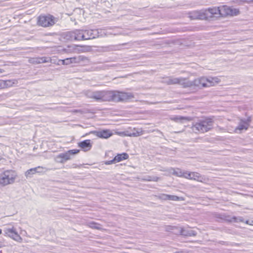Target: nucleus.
Returning <instances> with one entry per match:
<instances>
[{
	"instance_id": "24",
	"label": "nucleus",
	"mask_w": 253,
	"mask_h": 253,
	"mask_svg": "<svg viewBox=\"0 0 253 253\" xmlns=\"http://www.w3.org/2000/svg\"><path fill=\"white\" fill-rule=\"evenodd\" d=\"M225 220L228 221H229V222H232V221H234V222H244V218L243 217H241V216H239V217H236V216H233L232 217H226L225 218Z\"/></svg>"
},
{
	"instance_id": "7",
	"label": "nucleus",
	"mask_w": 253,
	"mask_h": 253,
	"mask_svg": "<svg viewBox=\"0 0 253 253\" xmlns=\"http://www.w3.org/2000/svg\"><path fill=\"white\" fill-rule=\"evenodd\" d=\"M79 152L80 150L78 149L70 150L65 153L58 154L55 157V160L57 163L63 164L71 159V155L77 154Z\"/></svg>"
},
{
	"instance_id": "1",
	"label": "nucleus",
	"mask_w": 253,
	"mask_h": 253,
	"mask_svg": "<svg viewBox=\"0 0 253 253\" xmlns=\"http://www.w3.org/2000/svg\"><path fill=\"white\" fill-rule=\"evenodd\" d=\"M17 175L14 171L5 170L0 174V187H4L13 183Z\"/></svg>"
},
{
	"instance_id": "27",
	"label": "nucleus",
	"mask_w": 253,
	"mask_h": 253,
	"mask_svg": "<svg viewBox=\"0 0 253 253\" xmlns=\"http://www.w3.org/2000/svg\"><path fill=\"white\" fill-rule=\"evenodd\" d=\"M117 162H120L123 160H126L128 158V155L126 153L118 154L115 156Z\"/></svg>"
},
{
	"instance_id": "6",
	"label": "nucleus",
	"mask_w": 253,
	"mask_h": 253,
	"mask_svg": "<svg viewBox=\"0 0 253 253\" xmlns=\"http://www.w3.org/2000/svg\"><path fill=\"white\" fill-rule=\"evenodd\" d=\"M84 40L95 39L105 35L103 29H84Z\"/></svg>"
},
{
	"instance_id": "19",
	"label": "nucleus",
	"mask_w": 253,
	"mask_h": 253,
	"mask_svg": "<svg viewBox=\"0 0 253 253\" xmlns=\"http://www.w3.org/2000/svg\"><path fill=\"white\" fill-rule=\"evenodd\" d=\"M205 122H202L196 123L192 127L193 130L196 133L197 132L196 131L204 133L206 131V125H205Z\"/></svg>"
},
{
	"instance_id": "29",
	"label": "nucleus",
	"mask_w": 253,
	"mask_h": 253,
	"mask_svg": "<svg viewBox=\"0 0 253 253\" xmlns=\"http://www.w3.org/2000/svg\"><path fill=\"white\" fill-rule=\"evenodd\" d=\"M218 243L221 245H225V246H232V247H233V246L239 247L240 245V244L239 243L229 242H225V241H219Z\"/></svg>"
},
{
	"instance_id": "40",
	"label": "nucleus",
	"mask_w": 253,
	"mask_h": 253,
	"mask_svg": "<svg viewBox=\"0 0 253 253\" xmlns=\"http://www.w3.org/2000/svg\"><path fill=\"white\" fill-rule=\"evenodd\" d=\"M223 216V215H222L221 214H217V216H216V217L220 218V219H223V217H222Z\"/></svg>"
},
{
	"instance_id": "44",
	"label": "nucleus",
	"mask_w": 253,
	"mask_h": 253,
	"mask_svg": "<svg viewBox=\"0 0 253 253\" xmlns=\"http://www.w3.org/2000/svg\"><path fill=\"white\" fill-rule=\"evenodd\" d=\"M147 29H148V28H144L142 29H138V30H147Z\"/></svg>"
},
{
	"instance_id": "15",
	"label": "nucleus",
	"mask_w": 253,
	"mask_h": 253,
	"mask_svg": "<svg viewBox=\"0 0 253 253\" xmlns=\"http://www.w3.org/2000/svg\"><path fill=\"white\" fill-rule=\"evenodd\" d=\"M78 146L84 151H87L91 148L92 144L89 139L85 140L78 143Z\"/></svg>"
},
{
	"instance_id": "11",
	"label": "nucleus",
	"mask_w": 253,
	"mask_h": 253,
	"mask_svg": "<svg viewBox=\"0 0 253 253\" xmlns=\"http://www.w3.org/2000/svg\"><path fill=\"white\" fill-rule=\"evenodd\" d=\"M219 15V7L208 8V9H207V21L216 19Z\"/></svg>"
},
{
	"instance_id": "22",
	"label": "nucleus",
	"mask_w": 253,
	"mask_h": 253,
	"mask_svg": "<svg viewBox=\"0 0 253 253\" xmlns=\"http://www.w3.org/2000/svg\"><path fill=\"white\" fill-rule=\"evenodd\" d=\"M63 37L65 40L67 41H75L74 30L72 31L65 32L63 34Z\"/></svg>"
},
{
	"instance_id": "38",
	"label": "nucleus",
	"mask_w": 253,
	"mask_h": 253,
	"mask_svg": "<svg viewBox=\"0 0 253 253\" xmlns=\"http://www.w3.org/2000/svg\"><path fill=\"white\" fill-rule=\"evenodd\" d=\"M4 84H3V80H0V89L4 88Z\"/></svg>"
},
{
	"instance_id": "37",
	"label": "nucleus",
	"mask_w": 253,
	"mask_h": 253,
	"mask_svg": "<svg viewBox=\"0 0 253 253\" xmlns=\"http://www.w3.org/2000/svg\"><path fill=\"white\" fill-rule=\"evenodd\" d=\"M149 179H148L149 181H158L159 179V177L157 176H148Z\"/></svg>"
},
{
	"instance_id": "25",
	"label": "nucleus",
	"mask_w": 253,
	"mask_h": 253,
	"mask_svg": "<svg viewBox=\"0 0 253 253\" xmlns=\"http://www.w3.org/2000/svg\"><path fill=\"white\" fill-rule=\"evenodd\" d=\"M143 134L142 128H134L132 132L129 134L130 136L137 137L140 136Z\"/></svg>"
},
{
	"instance_id": "39",
	"label": "nucleus",
	"mask_w": 253,
	"mask_h": 253,
	"mask_svg": "<svg viewBox=\"0 0 253 253\" xmlns=\"http://www.w3.org/2000/svg\"><path fill=\"white\" fill-rule=\"evenodd\" d=\"M245 223L249 225H253V220H247L245 221Z\"/></svg>"
},
{
	"instance_id": "10",
	"label": "nucleus",
	"mask_w": 253,
	"mask_h": 253,
	"mask_svg": "<svg viewBox=\"0 0 253 253\" xmlns=\"http://www.w3.org/2000/svg\"><path fill=\"white\" fill-rule=\"evenodd\" d=\"M252 122L251 116L248 117L247 119H241L238 126L235 129V132L240 133L242 130H247Z\"/></svg>"
},
{
	"instance_id": "30",
	"label": "nucleus",
	"mask_w": 253,
	"mask_h": 253,
	"mask_svg": "<svg viewBox=\"0 0 253 253\" xmlns=\"http://www.w3.org/2000/svg\"><path fill=\"white\" fill-rule=\"evenodd\" d=\"M213 123L212 118L207 117V131L211 129Z\"/></svg>"
},
{
	"instance_id": "43",
	"label": "nucleus",
	"mask_w": 253,
	"mask_h": 253,
	"mask_svg": "<svg viewBox=\"0 0 253 253\" xmlns=\"http://www.w3.org/2000/svg\"><path fill=\"white\" fill-rule=\"evenodd\" d=\"M174 227H171V226H169L168 228H167V230H168L169 229H173V228H174Z\"/></svg>"
},
{
	"instance_id": "17",
	"label": "nucleus",
	"mask_w": 253,
	"mask_h": 253,
	"mask_svg": "<svg viewBox=\"0 0 253 253\" xmlns=\"http://www.w3.org/2000/svg\"><path fill=\"white\" fill-rule=\"evenodd\" d=\"M43 169V168L40 166L30 169L25 172V176L27 178L31 177L32 175L34 174L42 172Z\"/></svg>"
},
{
	"instance_id": "28",
	"label": "nucleus",
	"mask_w": 253,
	"mask_h": 253,
	"mask_svg": "<svg viewBox=\"0 0 253 253\" xmlns=\"http://www.w3.org/2000/svg\"><path fill=\"white\" fill-rule=\"evenodd\" d=\"M240 13V11L239 9L235 8L233 7L230 6L229 16H237Z\"/></svg>"
},
{
	"instance_id": "5",
	"label": "nucleus",
	"mask_w": 253,
	"mask_h": 253,
	"mask_svg": "<svg viewBox=\"0 0 253 253\" xmlns=\"http://www.w3.org/2000/svg\"><path fill=\"white\" fill-rule=\"evenodd\" d=\"M166 83L169 85L178 84L183 88L192 87L191 81L185 78L170 77L166 80Z\"/></svg>"
},
{
	"instance_id": "13",
	"label": "nucleus",
	"mask_w": 253,
	"mask_h": 253,
	"mask_svg": "<svg viewBox=\"0 0 253 253\" xmlns=\"http://www.w3.org/2000/svg\"><path fill=\"white\" fill-rule=\"evenodd\" d=\"M189 15L191 19H206V10L193 11L189 12Z\"/></svg>"
},
{
	"instance_id": "14",
	"label": "nucleus",
	"mask_w": 253,
	"mask_h": 253,
	"mask_svg": "<svg viewBox=\"0 0 253 253\" xmlns=\"http://www.w3.org/2000/svg\"><path fill=\"white\" fill-rule=\"evenodd\" d=\"M92 133L95 134L99 138L107 139L113 135L111 130L109 129H103L98 131H93Z\"/></svg>"
},
{
	"instance_id": "26",
	"label": "nucleus",
	"mask_w": 253,
	"mask_h": 253,
	"mask_svg": "<svg viewBox=\"0 0 253 253\" xmlns=\"http://www.w3.org/2000/svg\"><path fill=\"white\" fill-rule=\"evenodd\" d=\"M32 62L35 64H40L47 62L48 61L45 57H38L33 58Z\"/></svg>"
},
{
	"instance_id": "18",
	"label": "nucleus",
	"mask_w": 253,
	"mask_h": 253,
	"mask_svg": "<svg viewBox=\"0 0 253 253\" xmlns=\"http://www.w3.org/2000/svg\"><path fill=\"white\" fill-rule=\"evenodd\" d=\"M220 82V80L216 77L208 76L207 77V87L212 86Z\"/></svg>"
},
{
	"instance_id": "9",
	"label": "nucleus",
	"mask_w": 253,
	"mask_h": 253,
	"mask_svg": "<svg viewBox=\"0 0 253 253\" xmlns=\"http://www.w3.org/2000/svg\"><path fill=\"white\" fill-rule=\"evenodd\" d=\"M172 171V174L177 176L183 177L186 178L194 180L196 179V177H198L197 173L189 172L188 171H183L179 169H173Z\"/></svg>"
},
{
	"instance_id": "51",
	"label": "nucleus",
	"mask_w": 253,
	"mask_h": 253,
	"mask_svg": "<svg viewBox=\"0 0 253 253\" xmlns=\"http://www.w3.org/2000/svg\"><path fill=\"white\" fill-rule=\"evenodd\" d=\"M0 253H2L1 251H0Z\"/></svg>"
},
{
	"instance_id": "20",
	"label": "nucleus",
	"mask_w": 253,
	"mask_h": 253,
	"mask_svg": "<svg viewBox=\"0 0 253 253\" xmlns=\"http://www.w3.org/2000/svg\"><path fill=\"white\" fill-rule=\"evenodd\" d=\"M74 31L75 40H84V29H76Z\"/></svg>"
},
{
	"instance_id": "42",
	"label": "nucleus",
	"mask_w": 253,
	"mask_h": 253,
	"mask_svg": "<svg viewBox=\"0 0 253 253\" xmlns=\"http://www.w3.org/2000/svg\"><path fill=\"white\" fill-rule=\"evenodd\" d=\"M179 120H180V121H181V120H187V119H186V118H185V117H179Z\"/></svg>"
},
{
	"instance_id": "36",
	"label": "nucleus",
	"mask_w": 253,
	"mask_h": 253,
	"mask_svg": "<svg viewBox=\"0 0 253 253\" xmlns=\"http://www.w3.org/2000/svg\"><path fill=\"white\" fill-rule=\"evenodd\" d=\"M117 162V160L116 159V157H115L112 160H110V161H106L105 162V164L106 165H111V164H114V163H116Z\"/></svg>"
},
{
	"instance_id": "48",
	"label": "nucleus",
	"mask_w": 253,
	"mask_h": 253,
	"mask_svg": "<svg viewBox=\"0 0 253 253\" xmlns=\"http://www.w3.org/2000/svg\"><path fill=\"white\" fill-rule=\"evenodd\" d=\"M175 253H184L182 252H176Z\"/></svg>"
},
{
	"instance_id": "8",
	"label": "nucleus",
	"mask_w": 253,
	"mask_h": 253,
	"mask_svg": "<svg viewBox=\"0 0 253 253\" xmlns=\"http://www.w3.org/2000/svg\"><path fill=\"white\" fill-rule=\"evenodd\" d=\"M3 232L4 236L9 237L17 242H21L22 241V238L18 234L16 228L13 226L4 227Z\"/></svg>"
},
{
	"instance_id": "47",
	"label": "nucleus",
	"mask_w": 253,
	"mask_h": 253,
	"mask_svg": "<svg viewBox=\"0 0 253 253\" xmlns=\"http://www.w3.org/2000/svg\"><path fill=\"white\" fill-rule=\"evenodd\" d=\"M3 71V70L0 69V74L2 73Z\"/></svg>"
},
{
	"instance_id": "32",
	"label": "nucleus",
	"mask_w": 253,
	"mask_h": 253,
	"mask_svg": "<svg viewBox=\"0 0 253 253\" xmlns=\"http://www.w3.org/2000/svg\"><path fill=\"white\" fill-rule=\"evenodd\" d=\"M181 197H178L175 195H168V200L177 201H179L181 199Z\"/></svg>"
},
{
	"instance_id": "46",
	"label": "nucleus",
	"mask_w": 253,
	"mask_h": 253,
	"mask_svg": "<svg viewBox=\"0 0 253 253\" xmlns=\"http://www.w3.org/2000/svg\"><path fill=\"white\" fill-rule=\"evenodd\" d=\"M3 246V244L0 241V248Z\"/></svg>"
},
{
	"instance_id": "50",
	"label": "nucleus",
	"mask_w": 253,
	"mask_h": 253,
	"mask_svg": "<svg viewBox=\"0 0 253 253\" xmlns=\"http://www.w3.org/2000/svg\"><path fill=\"white\" fill-rule=\"evenodd\" d=\"M1 231H2L1 229H0V234L1 233Z\"/></svg>"
},
{
	"instance_id": "45",
	"label": "nucleus",
	"mask_w": 253,
	"mask_h": 253,
	"mask_svg": "<svg viewBox=\"0 0 253 253\" xmlns=\"http://www.w3.org/2000/svg\"><path fill=\"white\" fill-rule=\"evenodd\" d=\"M248 2H253V0H247Z\"/></svg>"
},
{
	"instance_id": "35",
	"label": "nucleus",
	"mask_w": 253,
	"mask_h": 253,
	"mask_svg": "<svg viewBox=\"0 0 253 253\" xmlns=\"http://www.w3.org/2000/svg\"><path fill=\"white\" fill-rule=\"evenodd\" d=\"M96 69L98 70H107L108 69V65L104 64L99 66L96 67Z\"/></svg>"
},
{
	"instance_id": "21",
	"label": "nucleus",
	"mask_w": 253,
	"mask_h": 253,
	"mask_svg": "<svg viewBox=\"0 0 253 253\" xmlns=\"http://www.w3.org/2000/svg\"><path fill=\"white\" fill-rule=\"evenodd\" d=\"M230 6L224 5L219 7L220 15L222 17H226L229 14Z\"/></svg>"
},
{
	"instance_id": "33",
	"label": "nucleus",
	"mask_w": 253,
	"mask_h": 253,
	"mask_svg": "<svg viewBox=\"0 0 253 253\" xmlns=\"http://www.w3.org/2000/svg\"><path fill=\"white\" fill-rule=\"evenodd\" d=\"M14 83L11 80L3 81V84H4V88L11 86Z\"/></svg>"
},
{
	"instance_id": "3",
	"label": "nucleus",
	"mask_w": 253,
	"mask_h": 253,
	"mask_svg": "<svg viewBox=\"0 0 253 253\" xmlns=\"http://www.w3.org/2000/svg\"><path fill=\"white\" fill-rule=\"evenodd\" d=\"M111 91H95L91 92L89 97L98 102L111 101Z\"/></svg>"
},
{
	"instance_id": "12",
	"label": "nucleus",
	"mask_w": 253,
	"mask_h": 253,
	"mask_svg": "<svg viewBox=\"0 0 253 253\" xmlns=\"http://www.w3.org/2000/svg\"><path fill=\"white\" fill-rule=\"evenodd\" d=\"M88 60L87 57L83 55H79L78 57H72L70 58H66L62 60V64L64 65H68L73 63H80L81 61Z\"/></svg>"
},
{
	"instance_id": "4",
	"label": "nucleus",
	"mask_w": 253,
	"mask_h": 253,
	"mask_svg": "<svg viewBox=\"0 0 253 253\" xmlns=\"http://www.w3.org/2000/svg\"><path fill=\"white\" fill-rule=\"evenodd\" d=\"M111 91V101H124L134 97V95L131 92H120L116 90Z\"/></svg>"
},
{
	"instance_id": "49",
	"label": "nucleus",
	"mask_w": 253,
	"mask_h": 253,
	"mask_svg": "<svg viewBox=\"0 0 253 253\" xmlns=\"http://www.w3.org/2000/svg\"><path fill=\"white\" fill-rule=\"evenodd\" d=\"M2 159V157L0 155V161Z\"/></svg>"
},
{
	"instance_id": "23",
	"label": "nucleus",
	"mask_w": 253,
	"mask_h": 253,
	"mask_svg": "<svg viewBox=\"0 0 253 253\" xmlns=\"http://www.w3.org/2000/svg\"><path fill=\"white\" fill-rule=\"evenodd\" d=\"M203 79H197L191 81L192 86L194 87H198L201 84L203 87H206V83L203 82Z\"/></svg>"
},
{
	"instance_id": "34",
	"label": "nucleus",
	"mask_w": 253,
	"mask_h": 253,
	"mask_svg": "<svg viewBox=\"0 0 253 253\" xmlns=\"http://www.w3.org/2000/svg\"><path fill=\"white\" fill-rule=\"evenodd\" d=\"M168 194H160L158 195V198L159 199L162 200H168Z\"/></svg>"
},
{
	"instance_id": "31",
	"label": "nucleus",
	"mask_w": 253,
	"mask_h": 253,
	"mask_svg": "<svg viewBox=\"0 0 253 253\" xmlns=\"http://www.w3.org/2000/svg\"><path fill=\"white\" fill-rule=\"evenodd\" d=\"M88 224H89V226L91 228L98 229V230H100L101 229V225L99 223L92 221V222H89Z\"/></svg>"
},
{
	"instance_id": "41",
	"label": "nucleus",
	"mask_w": 253,
	"mask_h": 253,
	"mask_svg": "<svg viewBox=\"0 0 253 253\" xmlns=\"http://www.w3.org/2000/svg\"><path fill=\"white\" fill-rule=\"evenodd\" d=\"M108 68L109 69L111 67H115V64H108Z\"/></svg>"
},
{
	"instance_id": "2",
	"label": "nucleus",
	"mask_w": 253,
	"mask_h": 253,
	"mask_svg": "<svg viewBox=\"0 0 253 253\" xmlns=\"http://www.w3.org/2000/svg\"><path fill=\"white\" fill-rule=\"evenodd\" d=\"M58 21V18L52 15H41L38 18L37 24L43 27H50L54 25Z\"/></svg>"
},
{
	"instance_id": "16",
	"label": "nucleus",
	"mask_w": 253,
	"mask_h": 253,
	"mask_svg": "<svg viewBox=\"0 0 253 253\" xmlns=\"http://www.w3.org/2000/svg\"><path fill=\"white\" fill-rule=\"evenodd\" d=\"M179 234L184 236H195L196 233L191 228H180L179 229Z\"/></svg>"
}]
</instances>
